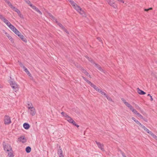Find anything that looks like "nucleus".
Segmentation results:
<instances>
[{
	"label": "nucleus",
	"instance_id": "1",
	"mask_svg": "<svg viewBox=\"0 0 157 157\" xmlns=\"http://www.w3.org/2000/svg\"><path fill=\"white\" fill-rule=\"evenodd\" d=\"M72 5L73 8L75 9L80 14L82 15L83 16L86 17V15L84 12L82 10L81 8L77 5L72 0H67Z\"/></svg>",
	"mask_w": 157,
	"mask_h": 157
},
{
	"label": "nucleus",
	"instance_id": "2",
	"mask_svg": "<svg viewBox=\"0 0 157 157\" xmlns=\"http://www.w3.org/2000/svg\"><path fill=\"white\" fill-rule=\"evenodd\" d=\"M61 114L62 116L64 117L65 119L67 120L70 123L72 124L73 125L76 126L77 127H79V125L77 124L72 119L70 116H68L66 113L62 112Z\"/></svg>",
	"mask_w": 157,
	"mask_h": 157
},
{
	"label": "nucleus",
	"instance_id": "3",
	"mask_svg": "<svg viewBox=\"0 0 157 157\" xmlns=\"http://www.w3.org/2000/svg\"><path fill=\"white\" fill-rule=\"evenodd\" d=\"M7 3L8 5L11 7V8L14 11L16 12L18 14V15L21 18L23 17V15L21 14L20 11L18 10L17 8L13 6L11 3L7 0H4Z\"/></svg>",
	"mask_w": 157,
	"mask_h": 157
},
{
	"label": "nucleus",
	"instance_id": "4",
	"mask_svg": "<svg viewBox=\"0 0 157 157\" xmlns=\"http://www.w3.org/2000/svg\"><path fill=\"white\" fill-rule=\"evenodd\" d=\"M51 19H53L57 23V25L63 30L66 32L67 33H68V32L67 30L64 28L63 26L60 23L58 22L56 19H55L54 17H53L52 14H50L49 15Z\"/></svg>",
	"mask_w": 157,
	"mask_h": 157
},
{
	"label": "nucleus",
	"instance_id": "5",
	"mask_svg": "<svg viewBox=\"0 0 157 157\" xmlns=\"http://www.w3.org/2000/svg\"><path fill=\"white\" fill-rule=\"evenodd\" d=\"M86 57L88 59V60L90 61L92 63H93L94 64L95 66L98 68V69L101 71L103 72L104 73H105L104 71L101 68V66L98 65L97 64H96L94 63V62L93 61L92 59H91L90 58H89L88 57V56H86Z\"/></svg>",
	"mask_w": 157,
	"mask_h": 157
},
{
	"label": "nucleus",
	"instance_id": "6",
	"mask_svg": "<svg viewBox=\"0 0 157 157\" xmlns=\"http://www.w3.org/2000/svg\"><path fill=\"white\" fill-rule=\"evenodd\" d=\"M4 124L6 125L9 124L11 122L10 117L8 116H5L4 119Z\"/></svg>",
	"mask_w": 157,
	"mask_h": 157
},
{
	"label": "nucleus",
	"instance_id": "7",
	"mask_svg": "<svg viewBox=\"0 0 157 157\" xmlns=\"http://www.w3.org/2000/svg\"><path fill=\"white\" fill-rule=\"evenodd\" d=\"M10 83L13 90H15L16 91L18 90V86L15 82L10 81Z\"/></svg>",
	"mask_w": 157,
	"mask_h": 157
},
{
	"label": "nucleus",
	"instance_id": "8",
	"mask_svg": "<svg viewBox=\"0 0 157 157\" xmlns=\"http://www.w3.org/2000/svg\"><path fill=\"white\" fill-rule=\"evenodd\" d=\"M27 140L24 136H21L18 138L17 142H21L24 143L26 142Z\"/></svg>",
	"mask_w": 157,
	"mask_h": 157
},
{
	"label": "nucleus",
	"instance_id": "9",
	"mask_svg": "<svg viewBox=\"0 0 157 157\" xmlns=\"http://www.w3.org/2000/svg\"><path fill=\"white\" fill-rule=\"evenodd\" d=\"M28 111L30 114L33 116L36 113V110L34 107L30 108V109H28Z\"/></svg>",
	"mask_w": 157,
	"mask_h": 157
},
{
	"label": "nucleus",
	"instance_id": "10",
	"mask_svg": "<svg viewBox=\"0 0 157 157\" xmlns=\"http://www.w3.org/2000/svg\"><path fill=\"white\" fill-rule=\"evenodd\" d=\"M6 24L7 25V26L13 32L15 29H16L13 26V25H12L9 21L7 22Z\"/></svg>",
	"mask_w": 157,
	"mask_h": 157
},
{
	"label": "nucleus",
	"instance_id": "11",
	"mask_svg": "<svg viewBox=\"0 0 157 157\" xmlns=\"http://www.w3.org/2000/svg\"><path fill=\"white\" fill-rule=\"evenodd\" d=\"M4 149L6 152L12 149L11 146L9 144H6L3 146Z\"/></svg>",
	"mask_w": 157,
	"mask_h": 157
},
{
	"label": "nucleus",
	"instance_id": "12",
	"mask_svg": "<svg viewBox=\"0 0 157 157\" xmlns=\"http://www.w3.org/2000/svg\"><path fill=\"white\" fill-rule=\"evenodd\" d=\"M95 142L96 144H97L98 147L102 151H104L105 150L104 148L103 144H101L99 142H98L97 141H96Z\"/></svg>",
	"mask_w": 157,
	"mask_h": 157
},
{
	"label": "nucleus",
	"instance_id": "13",
	"mask_svg": "<svg viewBox=\"0 0 157 157\" xmlns=\"http://www.w3.org/2000/svg\"><path fill=\"white\" fill-rule=\"evenodd\" d=\"M30 6L32 9L35 10L38 13L40 14L41 15L42 14V12L39 10V9L36 7L34 6L32 4H30Z\"/></svg>",
	"mask_w": 157,
	"mask_h": 157
},
{
	"label": "nucleus",
	"instance_id": "14",
	"mask_svg": "<svg viewBox=\"0 0 157 157\" xmlns=\"http://www.w3.org/2000/svg\"><path fill=\"white\" fill-rule=\"evenodd\" d=\"M8 154V155L9 157H13V151L12 149L9 150L8 151L6 152Z\"/></svg>",
	"mask_w": 157,
	"mask_h": 157
},
{
	"label": "nucleus",
	"instance_id": "15",
	"mask_svg": "<svg viewBox=\"0 0 157 157\" xmlns=\"http://www.w3.org/2000/svg\"><path fill=\"white\" fill-rule=\"evenodd\" d=\"M113 0H111L110 2L108 4L114 8H116L117 7V6L116 5L114 4V3L113 2Z\"/></svg>",
	"mask_w": 157,
	"mask_h": 157
},
{
	"label": "nucleus",
	"instance_id": "16",
	"mask_svg": "<svg viewBox=\"0 0 157 157\" xmlns=\"http://www.w3.org/2000/svg\"><path fill=\"white\" fill-rule=\"evenodd\" d=\"M0 18L2 21L6 24L8 21V20L6 19L5 17L2 15L0 14Z\"/></svg>",
	"mask_w": 157,
	"mask_h": 157
},
{
	"label": "nucleus",
	"instance_id": "17",
	"mask_svg": "<svg viewBox=\"0 0 157 157\" xmlns=\"http://www.w3.org/2000/svg\"><path fill=\"white\" fill-rule=\"evenodd\" d=\"M18 36L24 42H27V40L24 38V36L21 35V33Z\"/></svg>",
	"mask_w": 157,
	"mask_h": 157
},
{
	"label": "nucleus",
	"instance_id": "18",
	"mask_svg": "<svg viewBox=\"0 0 157 157\" xmlns=\"http://www.w3.org/2000/svg\"><path fill=\"white\" fill-rule=\"evenodd\" d=\"M23 127L26 129H28L30 127L29 125L27 123H25L23 125Z\"/></svg>",
	"mask_w": 157,
	"mask_h": 157
},
{
	"label": "nucleus",
	"instance_id": "19",
	"mask_svg": "<svg viewBox=\"0 0 157 157\" xmlns=\"http://www.w3.org/2000/svg\"><path fill=\"white\" fill-rule=\"evenodd\" d=\"M58 153L59 157H63V151L61 149H59L58 150Z\"/></svg>",
	"mask_w": 157,
	"mask_h": 157
},
{
	"label": "nucleus",
	"instance_id": "20",
	"mask_svg": "<svg viewBox=\"0 0 157 157\" xmlns=\"http://www.w3.org/2000/svg\"><path fill=\"white\" fill-rule=\"evenodd\" d=\"M137 92L140 95H144L146 94L143 91L140 90L139 88L137 89Z\"/></svg>",
	"mask_w": 157,
	"mask_h": 157
},
{
	"label": "nucleus",
	"instance_id": "21",
	"mask_svg": "<svg viewBox=\"0 0 157 157\" xmlns=\"http://www.w3.org/2000/svg\"><path fill=\"white\" fill-rule=\"evenodd\" d=\"M6 36H7L8 38L10 40V41L12 42L13 43V39L12 38V37L8 33H6Z\"/></svg>",
	"mask_w": 157,
	"mask_h": 157
},
{
	"label": "nucleus",
	"instance_id": "22",
	"mask_svg": "<svg viewBox=\"0 0 157 157\" xmlns=\"http://www.w3.org/2000/svg\"><path fill=\"white\" fill-rule=\"evenodd\" d=\"M82 72L84 73L86 75L89 76L90 78H91V77L90 75H89V73L83 69H82Z\"/></svg>",
	"mask_w": 157,
	"mask_h": 157
},
{
	"label": "nucleus",
	"instance_id": "23",
	"mask_svg": "<svg viewBox=\"0 0 157 157\" xmlns=\"http://www.w3.org/2000/svg\"><path fill=\"white\" fill-rule=\"evenodd\" d=\"M27 108L28 109H30V108H33L34 107L32 104V103L31 102H28L27 103Z\"/></svg>",
	"mask_w": 157,
	"mask_h": 157
},
{
	"label": "nucleus",
	"instance_id": "24",
	"mask_svg": "<svg viewBox=\"0 0 157 157\" xmlns=\"http://www.w3.org/2000/svg\"><path fill=\"white\" fill-rule=\"evenodd\" d=\"M26 151L27 153H29L31 151V148L30 147L28 146L26 148Z\"/></svg>",
	"mask_w": 157,
	"mask_h": 157
},
{
	"label": "nucleus",
	"instance_id": "25",
	"mask_svg": "<svg viewBox=\"0 0 157 157\" xmlns=\"http://www.w3.org/2000/svg\"><path fill=\"white\" fill-rule=\"evenodd\" d=\"M89 83V84L92 86V87L94 89L96 90L97 86L94 85L92 83L90 82H88Z\"/></svg>",
	"mask_w": 157,
	"mask_h": 157
},
{
	"label": "nucleus",
	"instance_id": "26",
	"mask_svg": "<svg viewBox=\"0 0 157 157\" xmlns=\"http://www.w3.org/2000/svg\"><path fill=\"white\" fill-rule=\"evenodd\" d=\"M126 104L125 105L127 106L128 108H129L130 110L133 108V107L131 105L129 104L128 102L126 103Z\"/></svg>",
	"mask_w": 157,
	"mask_h": 157
},
{
	"label": "nucleus",
	"instance_id": "27",
	"mask_svg": "<svg viewBox=\"0 0 157 157\" xmlns=\"http://www.w3.org/2000/svg\"><path fill=\"white\" fill-rule=\"evenodd\" d=\"M18 36L21 34V33L18 31L17 29H15V30L13 32Z\"/></svg>",
	"mask_w": 157,
	"mask_h": 157
},
{
	"label": "nucleus",
	"instance_id": "28",
	"mask_svg": "<svg viewBox=\"0 0 157 157\" xmlns=\"http://www.w3.org/2000/svg\"><path fill=\"white\" fill-rule=\"evenodd\" d=\"M150 135H151V136H152L156 140H157V136H156V135H155L154 134L151 132Z\"/></svg>",
	"mask_w": 157,
	"mask_h": 157
},
{
	"label": "nucleus",
	"instance_id": "29",
	"mask_svg": "<svg viewBox=\"0 0 157 157\" xmlns=\"http://www.w3.org/2000/svg\"><path fill=\"white\" fill-rule=\"evenodd\" d=\"M132 112L135 114H136L138 113L137 111L133 107L131 109Z\"/></svg>",
	"mask_w": 157,
	"mask_h": 157
},
{
	"label": "nucleus",
	"instance_id": "30",
	"mask_svg": "<svg viewBox=\"0 0 157 157\" xmlns=\"http://www.w3.org/2000/svg\"><path fill=\"white\" fill-rule=\"evenodd\" d=\"M132 119L137 124H139L140 122L137 120H136V119L133 117H132Z\"/></svg>",
	"mask_w": 157,
	"mask_h": 157
},
{
	"label": "nucleus",
	"instance_id": "31",
	"mask_svg": "<svg viewBox=\"0 0 157 157\" xmlns=\"http://www.w3.org/2000/svg\"><path fill=\"white\" fill-rule=\"evenodd\" d=\"M136 115L138 117H139L140 118H141V119L143 118V116L139 113H137Z\"/></svg>",
	"mask_w": 157,
	"mask_h": 157
},
{
	"label": "nucleus",
	"instance_id": "32",
	"mask_svg": "<svg viewBox=\"0 0 157 157\" xmlns=\"http://www.w3.org/2000/svg\"><path fill=\"white\" fill-rule=\"evenodd\" d=\"M105 97H106L107 99L109 101H112V99L109 96H108L107 95H106V96H105Z\"/></svg>",
	"mask_w": 157,
	"mask_h": 157
},
{
	"label": "nucleus",
	"instance_id": "33",
	"mask_svg": "<svg viewBox=\"0 0 157 157\" xmlns=\"http://www.w3.org/2000/svg\"><path fill=\"white\" fill-rule=\"evenodd\" d=\"M144 130L150 134L151 132H150L147 128H145V129Z\"/></svg>",
	"mask_w": 157,
	"mask_h": 157
},
{
	"label": "nucleus",
	"instance_id": "34",
	"mask_svg": "<svg viewBox=\"0 0 157 157\" xmlns=\"http://www.w3.org/2000/svg\"><path fill=\"white\" fill-rule=\"evenodd\" d=\"M25 1L26 2V3H27L30 6V4H32L30 1L29 0H25Z\"/></svg>",
	"mask_w": 157,
	"mask_h": 157
},
{
	"label": "nucleus",
	"instance_id": "35",
	"mask_svg": "<svg viewBox=\"0 0 157 157\" xmlns=\"http://www.w3.org/2000/svg\"><path fill=\"white\" fill-rule=\"evenodd\" d=\"M23 69H24V70L25 71L26 73L29 71L28 69L25 67L23 66Z\"/></svg>",
	"mask_w": 157,
	"mask_h": 157
},
{
	"label": "nucleus",
	"instance_id": "36",
	"mask_svg": "<svg viewBox=\"0 0 157 157\" xmlns=\"http://www.w3.org/2000/svg\"><path fill=\"white\" fill-rule=\"evenodd\" d=\"M82 78H83V79L85 81H86V82L88 83V84H89V83L88 82H90L88 80H87L86 79V78H85V77H82Z\"/></svg>",
	"mask_w": 157,
	"mask_h": 157
},
{
	"label": "nucleus",
	"instance_id": "37",
	"mask_svg": "<svg viewBox=\"0 0 157 157\" xmlns=\"http://www.w3.org/2000/svg\"><path fill=\"white\" fill-rule=\"evenodd\" d=\"M147 96H150V98H151V101H153V98H152V96H151V95L150 94H148L147 95Z\"/></svg>",
	"mask_w": 157,
	"mask_h": 157
},
{
	"label": "nucleus",
	"instance_id": "38",
	"mask_svg": "<svg viewBox=\"0 0 157 157\" xmlns=\"http://www.w3.org/2000/svg\"><path fill=\"white\" fill-rule=\"evenodd\" d=\"M121 100L125 105L126 104V103L128 102H126V101L124 99L122 98V99Z\"/></svg>",
	"mask_w": 157,
	"mask_h": 157
},
{
	"label": "nucleus",
	"instance_id": "39",
	"mask_svg": "<svg viewBox=\"0 0 157 157\" xmlns=\"http://www.w3.org/2000/svg\"><path fill=\"white\" fill-rule=\"evenodd\" d=\"M152 9V8H149L148 9H145L144 10L145 11H147L149 10H151Z\"/></svg>",
	"mask_w": 157,
	"mask_h": 157
},
{
	"label": "nucleus",
	"instance_id": "40",
	"mask_svg": "<svg viewBox=\"0 0 157 157\" xmlns=\"http://www.w3.org/2000/svg\"><path fill=\"white\" fill-rule=\"evenodd\" d=\"M26 73L29 76H31V74L29 71H27Z\"/></svg>",
	"mask_w": 157,
	"mask_h": 157
},
{
	"label": "nucleus",
	"instance_id": "41",
	"mask_svg": "<svg viewBox=\"0 0 157 157\" xmlns=\"http://www.w3.org/2000/svg\"><path fill=\"white\" fill-rule=\"evenodd\" d=\"M101 94L103 95H104L105 96H106V93L104 91H103L102 92V93H101Z\"/></svg>",
	"mask_w": 157,
	"mask_h": 157
},
{
	"label": "nucleus",
	"instance_id": "42",
	"mask_svg": "<svg viewBox=\"0 0 157 157\" xmlns=\"http://www.w3.org/2000/svg\"><path fill=\"white\" fill-rule=\"evenodd\" d=\"M121 152L122 154V155L123 156V157H126V156H125V155H124V153H123V152H122L121 151Z\"/></svg>",
	"mask_w": 157,
	"mask_h": 157
},
{
	"label": "nucleus",
	"instance_id": "43",
	"mask_svg": "<svg viewBox=\"0 0 157 157\" xmlns=\"http://www.w3.org/2000/svg\"><path fill=\"white\" fill-rule=\"evenodd\" d=\"M19 65L21 67H22L23 68V66H24V65H23V64L21 63H20Z\"/></svg>",
	"mask_w": 157,
	"mask_h": 157
},
{
	"label": "nucleus",
	"instance_id": "44",
	"mask_svg": "<svg viewBox=\"0 0 157 157\" xmlns=\"http://www.w3.org/2000/svg\"><path fill=\"white\" fill-rule=\"evenodd\" d=\"M100 89L98 87H97L96 89V90L98 92L99 91V90H100Z\"/></svg>",
	"mask_w": 157,
	"mask_h": 157
},
{
	"label": "nucleus",
	"instance_id": "45",
	"mask_svg": "<svg viewBox=\"0 0 157 157\" xmlns=\"http://www.w3.org/2000/svg\"><path fill=\"white\" fill-rule=\"evenodd\" d=\"M119 2H122V3H124V2L123 0H120Z\"/></svg>",
	"mask_w": 157,
	"mask_h": 157
},
{
	"label": "nucleus",
	"instance_id": "46",
	"mask_svg": "<svg viewBox=\"0 0 157 157\" xmlns=\"http://www.w3.org/2000/svg\"><path fill=\"white\" fill-rule=\"evenodd\" d=\"M103 92V91L101 89H100V90H99V91H98V92H99V93H101V94Z\"/></svg>",
	"mask_w": 157,
	"mask_h": 157
},
{
	"label": "nucleus",
	"instance_id": "47",
	"mask_svg": "<svg viewBox=\"0 0 157 157\" xmlns=\"http://www.w3.org/2000/svg\"><path fill=\"white\" fill-rule=\"evenodd\" d=\"M139 124L141 127H142L143 126V125L141 123H140V122L139 123V124Z\"/></svg>",
	"mask_w": 157,
	"mask_h": 157
},
{
	"label": "nucleus",
	"instance_id": "48",
	"mask_svg": "<svg viewBox=\"0 0 157 157\" xmlns=\"http://www.w3.org/2000/svg\"><path fill=\"white\" fill-rule=\"evenodd\" d=\"M97 39L100 41L101 40V38L100 37H98Z\"/></svg>",
	"mask_w": 157,
	"mask_h": 157
},
{
	"label": "nucleus",
	"instance_id": "49",
	"mask_svg": "<svg viewBox=\"0 0 157 157\" xmlns=\"http://www.w3.org/2000/svg\"><path fill=\"white\" fill-rule=\"evenodd\" d=\"M142 128L144 130L145 129V128H146L144 125Z\"/></svg>",
	"mask_w": 157,
	"mask_h": 157
},
{
	"label": "nucleus",
	"instance_id": "50",
	"mask_svg": "<svg viewBox=\"0 0 157 157\" xmlns=\"http://www.w3.org/2000/svg\"><path fill=\"white\" fill-rule=\"evenodd\" d=\"M111 0H108V1H107L106 2H107V3H109V2H110V1H111Z\"/></svg>",
	"mask_w": 157,
	"mask_h": 157
},
{
	"label": "nucleus",
	"instance_id": "51",
	"mask_svg": "<svg viewBox=\"0 0 157 157\" xmlns=\"http://www.w3.org/2000/svg\"><path fill=\"white\" fill-rule=\"evenodd\" d=\"M106 1H108V0H105Z\"/></svg>",
	"mask_w": 157,
	"mask_h": 157
},
{
	"label": "nucleus",
	"instance_id": "52",
	"mask_svg": "<svg viewBox=\"0 0 157 157\" xmlns=\"http://www.w3.org/2000/svg\"><path fill=\"white\" fill-rule=\"evenodd\" d=\"M117 1H119L120 0H117Z\"/></svg>",
	"mask_w": 157,
	"mask_h": 157
}]
</instances>
